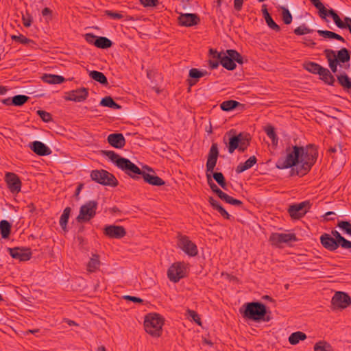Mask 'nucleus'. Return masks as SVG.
I'll list each match as a JSON object with an SVG mask.
<instances>
[{"mask_svg": "<svg viewBox=\"0 0 351 351\" xmlns=\"http://www.w3.org/2000/svg\"><path fill=\"white\" fill-rule=\"evenodd\" d=\"M84 187V184L82 183H80L78 184V186H77L76 189H75V196H78L80 191H82V189H83Z\"/></svg>", "mask_w": 351, "mask_h": 351, "instance_id": "nucleus-63", "label": "nucleus"}, {"mask_svg": "<svg viewBox=\"0 0 351 351\" xmlns=\"http://www.w3.org/2000/svg\"><path fill=\"white\" fill-rule=\"evenodd\" d=\"M351 304L350 295L341 291H337L331 300V305L333 309L346 308Z\"/></svg>", "mask_w": 351, "mask_h": 351, "instance_id": "nucleus-18", "label": "nucleus"}, {"mask_svg": "<svg viewBox=\"0 0 351 351\" xmlns=\"http://www.w3.org/2000/svg\"><path fill=\"white\" fill-rule=\"evenodd\" d=\"M324 54L326 56V58L328 62V65L332 71V73H335L337 71V66H339V64L337 62L332 58L325 50H324Z\"/></svg>", "mask_w": 351, "mask_h": 351, "instance_id": "nucleus-44", "label": "nucleus"}, {"mask_svg": "<svg viewBox=\"0 0 351 351\" xmlns=\"http://www.w3.org/2000/svg\"><path fill=\"white\" fill-rule=\"evenodd\" d=\"M257 162L255 156H250L245 162L240 163L236 168V172L241 173L252 168Z\"/></svg>", "mask_w": 351, "mask_h": 351, "instance_id": "nucleus-29", "label": "nucleus"}, {"mask_svg": "<svg viewBox=\"0 0 351 351\" xmlns=\"http://www.w3.org/2000/svg\"><path fill=\"white\" fill-rule=\"evenodd\" d=\"M98 203L95 200H90L82 205L76 219L78 222H87L95 217L97 213Z\"/></svg>", "mask_w": 351, "mask_h": 351, "instance_id": "nucleus-9", "label": "nucleus"}, {"mask_svg": "<svg viewBox=\"0 0 351 351\" xmlns=\"http://www.w3.org/2000/svg\"><path fill=\"white\" fill-rule=\"evenodd\" d=\"M217 182V183L220 186L226 182L223 174L221 172H214L211 174V178Z\"/></svg>", "mask_w": 351, "mask_h": 351, "instance_id": "nucleus-50", "label": "nucleus"}, {"mask_svg": "<svg viewBox=\"0 0 351 351\" xmlns=\"http://www.w3.org/2000/svg\"><path fill=\"white\" fill-rule=\"evenodd\" d=\"M108 20H123L125 21L126 19L124 18V16L119 13H114L111 12H107Z\"/></svg>", "mask_w": 351, "mask_h": 351, "instance_id": "nucleus-53", "label": "nucleus"}, {"mask_svg": "<svg viewBox=\"0 0 351 351\" xmlns=\"http://www.w3.org/2000/svg\"><path fill=\"white\" fill-rule=\"evenodd\" d=\"M177 245L184 253L190 256H195L198 254L197 247L188 236L178 234Z\"/></svg>", "mask_w": 351, "mask_h": 351, "instance_id": "nucleus-12", "label": "nucleus"}, {"mask_svg": "<svg viewBox=\"0 0 351 351\" xmlns=\"http://www.w3.org/2000/svg\"><path fill=\"white\" fill-rule=\"evenodd\" d=\"M279 11L284 22H291L292 16L287 8L285 7H280Z\"/></svg>", "mask_w": 351, "mask_h": 351, "instance_id": "nucleus-46", "label": "nucleus"}, {"mask_svg": "<svg viewBox=\"0 0 351 351\" xmlns=\"http://www.w3.org/2000/svg\"><path fill=\"white\" fill-rule=\"evenodd\" d=\"M92 180L104 186L116 187L119 182L115 176L106 170H93L90 175Z\"/></svg>", "mask_w": 351, "mask_h": 351, "instance_id": "nucleus-7", "label": "nucleus"}, {"mask_svg": "<svg viewBox=\"0 0 351 351\" xmlns=\"http://www.w3.org/2000/svg\"><path fill=\"white\" fill-rule=\"evenodd\" d=\"M85 40L99 49H106L110 48L113 43L106 37L97 36L93 33H87L84 35Z\"/></svg>", "mask_w": 351, "mask_h": 351, "instance_id": "nucleus-13", "label": "nucleus"}, {"mask_svg": "<svg viewBox=\"0 0 351 351\" xmlns=\"http://www.w3.org/2000/svg\"><path fill=\"white\" fill-rule=\"evenodd\" d=\"M216 210H217L224 219H230V215L221 205Z\"/></svg>", "mask_w": 351, "mask_h": 351, "instance_id": "nucleus-56", "label": "nucleus"}, {"mask_svg": "<svg viewBox=\"0 0 351 351\" xmlns=\"http://www.w3.org/2000/svg\"><path fill=\"white\" fill-rule=\"evenodd\" d=\"M303 67L305 70L313 74H319L320 71H322L323 66L314 62H305L303 64Z\"/></svg>", "mask_w": 351, "mask_h": 351, "instance_id": "nucleus-34", "label": "nucleus"}, {"mask_svg": "<svg viewBox=\"0 0 351 351\" xmlns=\"http://www.w3.org/2000/svg\"><path fill=\"white\" fill-rule=\"evenodd\" d=\"M104 233L111 239H121L126 235L125 229L123 226L115 225L106 226Z\"/></svg>", "mask_w": 351, "mask_h": 351, "instance_id": "nucleus-22", "label": "nucleus"}, {"mask_svg": "<svg viewBox=\"0 0 351 351\" xmlns=\"http://www.w3.org/2000/svg\"><path fill=\"white\" fill-rule=\"evenodd\" d=\"M242 137L241 138V143H239V152H244L247 147L250 146L251 136L249 133L247 132H241Z\"/></svg>", "mask_w": 351, "mask_h": 351, "instance_id": "nucleus-33", "label": "nucleus"}, {"mask_svg": "<svg viewBox=\"0 0 351 351\" xmlns=\"http://www.w3.org/2000/svg\"><path fill=\"white\" fill-rule=\"evenodd\" d=\"M2 103L6 106H13V103L12 102V97H8L3 99Z\"/></svg>", "mask_w": 351, "mask_h": 351, "instance_id": "nucleus-64", "label": "nucleus"}, {"mask_svg": "<svg viewBox=\"0 0 351 351\" xmlns=\"http://www.w3.org/2000/svg\"><path fill=\"white\" fill-rule=\"evenodd\" d=\"M265 131L267 136L271 138L273 145L276 146L278 145V138L276 134L275 128L271 125H267Z\"/></svg>", "mask_w": 351, "mask_h": 351, "instance_id": "nucleus-41", "label": "nucleus"}, {"mask_svg": "<svg viewBox=\"0 0 351 351\" xmlns=\"http://www.w3.org/2000/svg\"><path fill=\"white\" fill-rule=\"evenodd\" d=\"M141 3L145 8H152L158 5V0H140Z\"/></svg>", "mask_w": 351, "mask_h": 351, "instance_id": "nucleus-52", "label": "nucleus"}, {"mask_svg": "<svg viewBox=\"0 0 351 351\" xmlns=\"http://www.w3.org/2000/svg\"><path fill=\"white\" fill-rule=\"evenodd\" d=\"M239 313L244 319L255 322H269L271 312L265 304L261 302H246L239 308Z\"/></svg>", "mask_w": 351, "mask_h": 351, "instance_id": "nucleus-5", "label": "nucleus"}, {"mask_svg": "<svg viewBox=\"0 0 351 351\" xmlns=\"http://www.w3.org/2000/svg\"><path fill=\"white\" fill-rule=\"evenodd\" d=\"M335 25L341 29L348 28L349 32L351 34V23H335Z\"/></svg>", "mask_w": 351, "mask_h": 351, "instance_id": "nucleus-59", "label": "nucleus"}, {"mask_svg": "<svg viewBox=\"0 0 351 351\" xmlns=\"http://www.w3.org/2000/svg\"><path fill=\"white\" fill-rule=\"evenodd\" d=\"M234 130H231L228 132L223 136V141L228 149V152L232 154L235 149H239V143H241V138L242 135L241 132L235 135Z\"/></svg>", "mask_w": 351, "mask_h": 351, "instance_id": "nucleus-17", "label": "nucleus"}, {"mask_svg": "<svg viewBox=\"0 0 351 351\" xmlns=\"http://www.w3.org/2000/svg\"><path fill=\"white\" fill-rule=\"evenodd\" d=\"M336 76L339 85L348 93H351V78L344 72Z\"/></svg>", "mask_w": 351, "mask_h": 351, "instance_id": "nucleus-28", "label": "nucleus"}, {"mask_svg": "<svg viewBox=\"0 0 351 351\" xmlns=\"http://www.w3.org/2000/svg\"><path fill=\"white\" fill-rule=\"evenodd\" d=\"M208 202L215 210H217L221 206L220 203L215 199L213 197H209Z\"/></svg>", "mask_w": 351, "mask_h": 351, "instance_id": "nucleus-58", "label": "nucleus"}, {"mask_svg": "<svg viewBox=\"0 0 351 351\" xmlns=\"http://www.w3.org/2000/svg\"><path fill=\"white\" fill-rule=\"evenodd\" d=\"M325 51L337 62L340 68L345 70L350 69L351 57V51L350 50L343 47L337 51L330 49H326Z\"/></svg>", "mask_w": 351, "mask_h": 351, "instance_id": "nucleus-10", "label": "nucleus"}, {"mask_svg": "<svg viewBox=\"0 0 351 351\" xmlns=\"http://www.w3.org/2000/svg\"><path fill=\"white\" fill-rule=\"evenodd\" d=\"M36 112L43 121L49 123L52 121V116L49 112L43 110H38Z\"/></svg>", "mask_w": 351, "mask_h": 351, "instance_id": "nucleus-48", "label": "nucleus"}, {"mask_svg": "<svg viewBox=\"0 0 351 351\" xmlns=\"http://www.w3.org/2000/svg\"><path fill=\"white\" fill-rule=\"evenodd\" d=\"M314 351H332V348L328 342L319 341L315 344Z\"/></svg>", "mask_w": 351, "mask_h": 351, "instance_id": "nucleus-42", "label": "nucleus"}, {"mask_svg": "<svg viewBox=\"0 0 351 351\" xmlns=\"http://www.w3.org/2000/svg\"><path fill=\"white\" fill-rule=\"evenodd\" d=\"M100 105L104 107H108L114 110H119L121 106L115 102L110 96H107L101 99Z\"/></svg>", "mask_w": 351, "mask_h": 351, "instance_id": "nucleus-38", "label": "nucleus"}, {"mask_svg": "<svg viewBox=\"0 0 351 351\" xmlns=\"http://www.w3.org/2000/svg\"><path fill=\"white\" fill-rule=\"evenodd\" d=\"M71 212L70 207H66L60 218V226L64 231H67V223Z\"/></svg>", "mask_w": 351, "mask_h": 351, "instance_id": "nucleus-36", "label": "nucleus"}, {"mask_svg": "<svg viewBox=\"0 0 351 351\" xmlns=\"http://www.w3.org/2000/svg\"><path fill=\"white\" fill-rule=\"evenodd\" d=\"M269 242L272 245L279 247L281 243H288L289 242H295L298 241L294 233H278L273 232L270 234Z\"/></svg>", "mask_w": 351, "mask_h": 351, "instance_id": "nucleus-15", "label": "nucleus"}, {"mask_svg": "<svg viewBox=\"0 0 351 351\" xmlns=\"http://www.w3.org/2000/svg\"><path fill=\"white\" fill-rule=\"evenodd\" d=\"M310 206L309 201H304L299 204L290 205L287 211L291 219H300L306 214Z\"/></svg>", "mask_w": 351, "mask_h": 351, "instance_id": "nucleus-14", "label": "nucleus"}, {"mask_svg": "<svg viewBox=\"0 0 351 351\" xmlns=\"http://www.w3.org/2000/svg\"><path fill=\"white\" fill-rule=\"evenodd\" d=\"M180 22H195L196 21H199L200 19L198 18L197 15L194 14H182L180 15L178 18Z\"/></svg>", "mask_w": 351, "mask_h": 351, "instance_id": "nucleus-43", "label": "nucleus"}, {"mask_svg": "<svg viewBox=\"0 0 351 351\" xmlns=\"http://www.w3.org/2000/svg\"><path fill=\"white\" fill-rule=\"evenodd\" d=\"M167 276L170 281L176 283L186 276V266L184 262L173 263L167 271Z\"/></svg>", "mask_w": 351, "mask_h": 351, "instance_id": "nucleus-11", "label": "nucleus"}, {"mask_svg": "<svg viewBox=\"0 0 351 351\" xmlns=\"http://www.w3.org/2000/svg\"><path fill=\"white\" fill-rule=\"evenodd\" d=\"M312 4L317 9L321 18L326 21L330 19L334 22H351V18L340 17L332 10L326 8L319 0H310Z\"/></svg>", "mask_w": 351, "mask_h": 351, "instance_id": "nucleus-8", "label": "nucleus"}, {"mask_svg": "<svg viewBox=\"0 0 351 351\" xmlns=\"http://www.w3.org/2000/svg\"><path fill=\"white\" fill-rule=\"evenodd\" d=\"M201 77L200 70L196 68H192L189 71L188 78L186 80L187 85L189 86V91L191 87L195 86L199 81Z\"/></svg>", "mask_w": 351, "mask_h": 351, "instance_id": "nucleus-26", "label": "nucleus"}, {"mask_svg": "<svg viewBox=\"0 0 351 351\" xmlns=\"http://www.w3.org/2000/svg\"><path fill=\"white\" fill-rule=\"evenodd\" d=\"M208 56L210 57L208 64L211 69H217L221 64L226 69L233 71L237 67L236 62L239 64L243 63V56L234 49H227L226 51L219 52L217 49L210 48Z\"/></svg>", "mask_w": 351, "mask_h": 351, "instance_id": "nucleus-4", "label": "nucleus"}, {"mask_svg": "<svg viewBox=\"0 0 351 351\" xmlns=\"http://www.w3.org/2000/svg\"><path fill=\"white\" fill-rule=\"evenodd\" d=\"M306 339V335L304 332L301 331H297L291 334L289 337V342L291 345L298 344L300 341H302Z\"/></svg>", "mask_w": 351, "mask_h": 351, "instance_id": "nucleus-39", "label": "nucleus"}, {"mask_svg": "<svg viewBox=\"0 0 351 351\" xmlns=\"http://www.w3.org/2000/svg\"><path fill=\"white\" fill-rule=\"evenodd\" d=\"M220 108L225 112H230L238 109L240 111L245 110V104H241L236 100H226L220 104Z\"/></svg>", "mask_w": 351, "mask_h": 351, "instance_id": "nucleus-25", "label": "nucleus"}, {"mask_svg": "<svg viewBox=\"0 0 351 351\" xmlns=\"http://www.w3.org/2000/svg\"><path fill=\"white\" fill-rule=\"evenodd\" d=\"M66 95L67 96L64 97L65 100L82 102L87 99L88 96V88L82 87L72 90L66 93Z\"/></svg>", "mask_w": 351, "mask_h": 351, "instance_id": "nucleus-21", "label": "nucleus"}, {"mask_svg": "<svg viewBox=\"0 0 351 351\" xmlns=\"http://www.w3.org/2000/svg\"><path fill=\"white\" fill-rule=\"evenodd\" d=\"M5 181L12 193H18L21 191L22 183L19 177L16 173L12 172L6 173Z\"/></svg>", "mask_w": 351, "mask_h": 351, "instance_id": "nucleus-19", "label": "nucleus"}, {"mask_svg": "<svg viewBox=\"0 0 351 351\" xmlns=\"http://www.w3.org/2000/svg\"><path fill=\"white\" fill-rule=\"evenodd\" d=\"M100 265L99 256L98 254H93L87 263V271L90 273H94L99 269Z\"/></svg>", "mask_w": 351, "mask_h": 351, "instance_id": "nucleus-30", "label": "nucleus"}, {"mask_svg": "<svg viewBox=\"0 0 351 351\" xmlns=\"http://www.w3.org/2000/svg\"><path fill=\"white\" fill-rule=\"evenodd\" d=\"M11 38H12V40H14L15 42H17V43H22V44H24V45H27V44H29V43L32 42V40L26 38L25 36H24L22 34H20L19 36L12 35L11 36Z\"/></svg>", "mask_w": 351, "mask_h": 351, "instance_id": "nucleus-49", "label": "nucleus"}, {"mask_svg": "<svg viewBox=\"0 0 351 351\" xmlns=\"http://www.w3.org/2000/svg\"><path fill=\"white\" fill-rule=\"evenodd\" d=\"M162 317L157 313L147 314L144 320L145 331L152 337H159L162 335Z\"/></svg>", "mask_w": 351, "mask_h": 351, "instance_id": "nucleus-6", "label": "nucleus"}, {"mask_svg": "<svg viewBox=\"0 0 351 351\" xmlns=\"http://www.w3.org/2000/svg\"><path fill=\"white\" fill-rule=\"evenodd\" d=\"M11 223L5 219L0 221V233L3 239H8L11 232Z\"/></svg>", "mask_w": 351, "mask_h": 351, "instance_id": "nucleus-35", "label": "nucleus"}, {"mask_svg": "<svg viewBox=\"0 0 351 351\" xmlns=\"http://www.w3.org/2000/svg\"><path fill=\"white\" fill-rule=\"evenodd\" d=\"M334 239L341 241L342 243V244L344 243V242L346 241V239L344 238L337 230H332L331 231V234H330Z\"/></svg>", "mask_w": 351, "mask_h": 351, "instance_id": "nucleus-54", "label": "nucleus"}, {"mask_svg": "<svg viewBox=\"0 0 351 351\" xmlns=\"http://www.w3.org/2000/svg\"><path fill=\"white\" fill-rule=\"evenodd\" d=\"M89 76L91 79L99 82L103 86H107L108 85V79L102 72L92 71L89 73Z\"/></svg>", "mask_w": 351, "mask_h": 351, "instance_id": "nucleus-32", "label": "nucleus"}, {"mask_svg": "<svg viewBox=\"0 0 351 351\" xmlns=\"http://www.w3.org/2000/svg\"><path fill=\"white\" fill-rule=\"evenodd\" d=\"M263 16L265 17L266 22H274L271 17L270 16L269 14L266 10V9L263 10Z\"/></svg>", "mask_w": 351, "mask_h": 351, "instance_id": "nucleus-61", "label": "nucleus"}, {"mask_svg": "<svg viewBox=\"0 0 351 351\" xmlns=\"http://www.w3.org/2000/svg\"><path fill=\"white\" fill-rule=\"evenodd\" d=\"M337 226L345 233L351 236V223L348 221H339Z\"/></svg>", "mask_w": 351, "mask_h": 351, "instance_id": "nucleus-45", "label": "nucleus"}, {"mask_svg": "<svg viewBox=\"0 0 351 351\" xmlns=\"http://www.w3.org/2000/svg\"><path fill=\"white\" fill-rule=\"evenodd\" d=\"M42 80L44 82L51 84H59L65 81L64 77L53 74H44L42 77Z\"/></svg>", "mask_w": 351, "mask_h": 351, "instance_id": "nucleus-31", "label": "nucleus"}, {"mask_svg": "<svg viewBox=\"0 0 351 351\" xmlns=\"http://www.w3.org/2000/svg\"><path fill=\"white\" fill-rule=\"evenodd\" d=\"M317 33L320 36L324 38L336 39L337 40L345 43V39L341 36L333 32H330L328 30H318Z\"/></svg>", "mask_w": 351, "mask_h": 351, "instance_id": "nucleus-37", "label": "nucleus"}, {"mask_svg": "<svg viewBox=\"0 0 351 351\" xmlns=\"http://www.w3.org/2000/svg\"><path fill=\"white\" fill-rule=\"evenodd\" d=\"M29 97L24 95H17L12 97V102L14 106H22L29 100Z\"/></svg>", "mask_w": 351, "mask_h": 351, "instance_id": "nucleus-40", "label": "nucleus"}, {"mask_svg": "<svg viewBox=\"0 0 351 351\" xmlns=\"http://www.w3.org/2000/svg\"><path fill=\"white\" fill-rule=\"evenodd\" d=\"M101 152L103 156H107L119 169L134 180L143 178L145 182L156 186H160L165 184V181L158 176L151 175L142 171L129 159L121 157L114 151L101 150Z\"/></svg>", "mask_w": 351, "mask_h": 351, "instance_id": "nucleus-2", "label": "nucleus"}, {"mask_svg": "<svg viewBox=\"0 0 351 351\" xmlns=\"http://www.w3.org/2000/svg\"><path fill=\"white\" fill-rule=\"evenodd\" d=\"M313 29L306 27L304 25H300L294 29V34L298 36L305 35L313 32Z\"/></svg>", "mask_w": 351, "mask_h": 351, "instance_id": "nucleus-47", "label": "nucleus"}, {"mask_svg": "<svg viewBox=\"0 0 351 351\" xmlns=\"http://www.w3.org/2000/svg\"><path fill=\"white\" fill-rule=\"evenodd\" d=\"M322 71H320L319 75V79L323 81L326 84L330 85V86H335V78L332 75L330 71L326 69L323 67Z\"/></svg>", "mask_w": 351, "mask_h": 351, "instance_id": "nucleus-27", "label": "nucleus"}, {"mask_svg": "<svg viewBox=\"0 0 351 351\" xmlns=\"http://www.w3.org/2000/svg\"><path fill=\"white\" fill-rule=\"evenodd\" d=\"M319 240L322 245L328 251L334 252L339 247H342V243L328 233L322 234Z\"/></svg>", "mask_w": 351, "mask_h": 351, "instance_id": "nucleus-20", "label": "nucleus"}, {"mask_svg": "<svg viewBox=\"0 0 351 351\" xmlns=\"http://www.w3.org/2000/svg\"><path fill=\"white\" fill-rule=\"evenodd\" d=\"M189 316L198 325L201 326L202 322L199 315L196 311L189 309L187 311Z\"/></svg>", "mask_w": 351, "mask_h": 351, "instance_id": "nucleus-51", "label": "nucleus"}, {"mask_svg": "<svg viewBox=\"0 0 351 351\" xmlns=\"http://www.w3.org/2000/svg\"><path fill=\"white\" fill-rule=\"evenodd\" d=\"M29 147L36 154L41 156H49L52 152L48 146L38 141L30 143Z\"/></svg>", "mask_w": 351, "mask_h": 351, "instance_id": "nucleus-23", "label": "nucleus"}, {"mask_svg": "<svg viewBox=\"0 0 351 351\" xmlns=\"http://www.w3.org/2000/svg\"><path fill=\"white\" fill-rule=\"evenodd\" d=\"M123 298L127 301H130V302H134V303H139V304H143V300L140 298H138V297H136V296H132V295H124L123 296Z\"/></svg>", "mask_w": 351, "mask_h": 351, "instance_id": "nucleus-55", "label": "nucleus"}, {"mask_svg": "<svg viewBox=\"0 0 351 351\" xmlns=\"http://www.w3.org/2000/svg\"><path fill=\"white\" fill-rule=\"evenodd\" d=\"M219 155L218 145L217 143H213L208 152L207 161L206 164V176L208 184L213 193H215L221 200L225 202L237 206H242L243 203L239 199H234L223 192L213 181L211 174L217 165V159Z\"/></svg>", "mask_w": 351, "mask_h": 351, "instance_id": "nucleus-3", "label": "nucleus"}, {"mask_svg": "<svg viewBox=\"0 0 351 351\" xmlns=\"http://www.w3.org/2000/svg\"><path fill=\"white\" fill-rule=\"evenodd\" d=\"M143 31H138V34H141V37L143 38L142 35L145 36H152L154 35V33H156V32L152 31L150 29H143Z\"/></svg>", "mask_w": 351, "mask_h": 351, "instance_id": "nucleus-57", "label": "nucleus"}, {"mask_svg": "<svg viewBox=\"0 0 351 351\" xmlns=\"http://www.w3.org/2000/svg\"><path fill=\"white\" fill-rule=\"evenodd\" d=\"M108 143L113 147L122 149L125 145V138L121 133H112L108 136Z\"/></svg>", "mask_w": 351, "mask_h": 351, "instance_id": "nucleus-24", "label": "nucleus"}, {"mask_svg": "<svg viewBox=\"0 0 351 351\" xmlns=\"http://www.w3.org/2000/svg\"><path fill=\"white\" fill-rule=\"evenodd\" d=\"M285 152L286 156L278 159L276 167L278 169L291 168V176H305L311 171L318 158V147L312 143L306 147L289 145Z\"/></svg>", "mask_w": 351, "mask_h": 351, "instance_id": "nucleus-1", "label": "nucleus"}, {"mask_svg": "<svg viewBox=\"0 0 351 351\" xmlns=\"http://www.w3.org/2000/svg\"><path fill=\"white\" fill-rule=\"evenodd\" d=\"M342 248L349 250L351 252V241L346 240L343 244H342Z\"/></svg>", "mask_w": 351, "mask_h": 351, "instance_id": "nucleus-62", "label": "nucleus"}, {"mask_svg": "<svg viewBox=\"0 0 351 351\" xmlns=\"http://www.w3.org/2000/svg\"><path fill=\"white\" fill-rule=\"evenodd\" d=\"M7 250L12 258L19 260V261H27L31 259L32 256V253L29 247H8Z\"/></svg>", "mask_w": 351, "mask_h": 351, "instance_id": "nucleus-16", "label": "nucleus"}, {"mask_svg": "<svg viewBox=\"0 0 351 351\" xmlns=\"http://www.w3.org/2000/svg\"><path fill=\"white\" fill-rule=\"evenodd\" d=\"M268 27L271 28V29L279 32L280 30V26L278 25V23H267Z\"/></svg>", "mask_w": 351, "mask_h": 351, "instance_id": "nucleus-60", "label": "nucleus"}]
</instances>
